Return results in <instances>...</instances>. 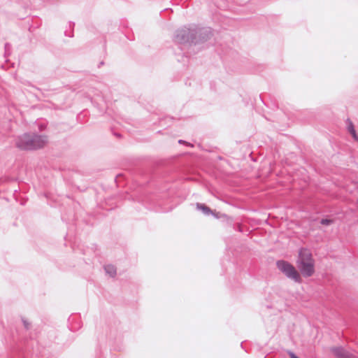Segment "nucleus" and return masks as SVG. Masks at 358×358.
<instances>
[{
	"mask_svg": "<svg viewBox=\"0 0 358 358\" xmlns=\"http://www.w3.org/2000/svg\"><path fill=\"white\" fill-rule=\"evenodd\" d=\"M9 45H10V44H9L8 43H6L5 44V48L6 49V46H9Z\"/></svg>",
	"mask_w": 358,
	"mask_h": 358,
	"instance_id": "412c9836",
	"label": "nucleus"
},
{
	"mask_svg": "<svg viewBox=\"0 0 358 358\" xmlns=\"http://www.w3.org/2000/svg\"><path fill=\"white\" fill-rule=\"evenodd\" d=\"M238 230H239L240 231H242V230H241V226H238Z\"/></svg>",
	"mask_w": 358,
	"mask_h": 358,
	"instance_id": "4be33fe9",
	"label": "nucleus"
},
{
	"mask_svg": "<svg viewBox=\"0 0 358 358\" xmlns=\"http://www.w3.org/2000/svg\"><path fill=\"white\" fill-rule=\"evenodd\" d=\"M75 26V23L72 22H69L68 28L64 31V35L68 37L73 36V28Z\"/></svg>",
	"mask_w": 358,
	"mask_h": 358,
	"instance_id": "f8f14e48",
	"label": "nucleus"
},
{
	"mask_svg": "<svg viewBox=\"0 0 358 358\" xmlns=\"http://www.w3.org/2000/svg\"><path fill=\"white\" fill-rule=\"evenodd\" d=\"M276 266L288 279L292 280L295 282L301 283L302 282L300 273L289 262L284 259L278 260L276 262Z\"/></svg>",
	"mask_w": 358,
	"mask_h": 358,
	"instance_id": "7ed1b4c3",
	"label": "nucleus"
},
{
	"mask_svg": "<svg viewBox=\"0 0 358 358\" xmlns=\"http://www.w3.org/2000/svg\"><path fill=\"white\" fill-rule=\"evenodd\" d=\"M180 48L181 51L182 52V56L187 57V55H186V53L185 52H183V50H182V47H180Z\"/></svg>",
	"mask_w": 358,
	"mask_h": 358,
	"instance_id": "f3484780",
	"label": "nucleus"
},
{
	"mask_svg": "<svg viewBox=\"0 0 358 358\" xmlns=\"http://www.w3.org/2000/svg\"><path fill=\"white\" fill-rule=\"evenodd\" d=\"M104 62H101L99 65H98V67L100 68L102 65H103Z\"/></svg>",
	"mask_w": 358,
	"mask_h": 358,
	"instance_id": "6ab92c4d",
	"label": "nucleus"
},
{
	"mask_svg": "<svg viewBox=\"0 0 358 358\" xmlns=\"http://www.w3.org/2000/svg\"><path fill=\"white\" fill-rule=\"evenodd\" d=\"M288 355L290 358H299L294 352L292 351H289Z\"/></svg>",
	"mask_w": 358,
	"mask_h": 358,
	"instance_id": "2eb2a0df",
	"label": "nucleus"
},
{
	"mask_svg": "<svg viewBox=\"0 0 358 358\" xmlns=\"http://www.w3.org/2000/svg\"><path fill=\"white\" fill-rule=\"evenodd\" d=\"M315 261L310 250L306 248H301L299 250L298 259L296 264H302L303 262H309Z\"/></svg>",
	"mask_w": 358,
	"mask_h": 358,
	"instance_id": "423d86ee",
	"label": "nucleus"
},
{
	"mask_svg": "<svg viewBox=\"0 0 358 358\" xmlns=\"http://www.w3.org/2000/svg\"><path fill=\"white\" fill-rule=\"evenodd\" d=\"M331 352L336 358H357L341 346L331 348Z\"/></svg>",
	"mask_w": 358,
	"mask_h": 358,
	"instance_id": "0eeeda50",
	"label": "nucleus"
},
{
	"mask_svg": "<svg viewBox=\"0 0 358 358\" xmlns=\"http://www.w3.org/2000/svg\"><path fill=\"white\" fill-rule=\"evenodd\" d=\"M357 203H358V200H357Z\"/></svg>",
	"mask_w": 358,
	"mask_h": 358,
	"instance_id": "5701e85b",
	"label": "nucleus"
},
{
	"mask_svg": "<svg viewBox=\"0 0 358 358\" xmlns=\"http://www.w3.org/2000/svg\"><path fill=\"white\" fill-rule=\"evenodd\" d=\"M346 124H347L348 131L352 135L353 139L355 141H358V135H357V134L356 132V130L355 129V126L353 124V122L349 118H348L347 120H346Z\"/></svg>",
	"mask_w": 358,
	"mask_h": 358,
	"instance_id": "1a4fd4ad",
	"label": "nucleus"
},
{
	"mask_svg": "<svg viewBox=\"0 0 358 358\" xmlns=\"http://www.w3.org/2000/svg\"><path fill=\"white\" fill-rule=\"evenodd\" d=\"M75 319H76V317H73L72 318L70 317L69 319V329L71 331H76L81 327L80 321L79 320V319H78V322L75 325L71 324L72 321L74 320Z\"/></svg>",
	"mask_w": 358,
	"mask_h": 358,
	"instance_id": "9b49d317",
	"label": "nucleus"
},
{
	"mask_svg": "<svg viewBox=\"0 0 358 358\" xmlns=\"http://www.w3.org/2000/svg\"><path fill=\"white\" fill-rule=\"evenodd\" d=\"M122 176V174H118L117 176H116L115 180H117V178L121 177Z\"/></svg>",
	"mask_w": 358,
	"mask_h": 358,
	"instance_id": "aec40b11",
	"label": "nucleus"
},
{
	"mask_svg": "<svg viewBox=\"0 0 358 358\" xmlns=\"http://www.w3.org/2000/svg\"><path fill=\"white\" fill-rule=\"evenodd\" d=\"M300 272L305 278L312 276L315 273V261L297 264Z\"/></svg>",
	"mask_w": 358,
	"mask_h": 358,
	"instance_id": "39448f33",
	"label": "nucleus"
},
{
	"mask_svg": "<svg viewBox=\"0 0 358 358\" xmlns=\"http://www.w3.org/2000/svg\"><path fill=\"white\" fill-rule=\"evenodd\" d=\"M196 35V24H189L178 29L173 36V41L179 45L188 46L194 45Z\"/></svg>",
	"mask_w": 358,
	"mask_h": 358,
	"instance_id": "f03ea898",
	"label": "nucleus"
},
{
	"mask_svg": "<svg viewBox=\"0 0 358 358\" xmlns=\"http://www.w3.org/2000/svg\"><path fill=\"white\" fill-rule=\"evenodd\" d=\"M22 322L24 324V328L28 330L30 328V323L24 317L22 318Z\"/></svg>",
	"mask_w": 358,
	"mask_h": 358,
	"instance_id": "4468645a",
	"label": "nucleus"
},
{
	"mask_svg": "<svg viewBox=\"0 0 358 358\" xmlns=\"http://www.w3.org/2000/svg\"><path fill=\"white\" fill-rule=\"evenodd\" d=\"M114 135L118 138H120L122 136V135L120 133H114Z\"/></svg>",
	"mask_w": 358,
	"mask_h": 358,
	"instance_id": "a211bd4d",
	"label": "nucleus"
},
{
	"mask_svg": "<svg viewBox=\"0 0 358 358\" xmlns=\"http://www.w3.org/2000/svg\"><path fill=\"white\" fill-rule=\"evenodd\" d=\"M334 222V220H331V219H328V218H322L321 219V220L320 221V223L322 225H330L332 223Z\"/></svg>",
	"mask_w": 358,
	"mask_h": 358,
	"instance_id": "ddd939ff",
	"label": "nucleus"
},
{
	"mask_svg": "<svg viewBox=\"0 0 358 358\" xmlns=\"http://www.w3.org/2000/svg\"><path fill=\"white\" fill-rule=\"evenodd\" d=\"M105 272L111 278H115L117 274L116 267L113 264H106L103 267Z\"/></svg>",
	"mask_w": 358,
	"mask_h": 358,
	"instance_id": "9d476101",
	"label": "nucleus"
},
{
	"mask_svg": "<svg viewBox=\"0 0 358 358\" xmlns=\"http://www.w3.org/2000/svg\"><path fill=\"white\" fill-rule=\"evenodd\" d=\"M213 31L210 27H200L196 25L194 45L204 43L213 37Z\"/></svg>",
	"mask_w": 358,
	"mask_h": 358,
	"instance_id": "20e7f679",
	"label": "nucleus"
},
{
	"mask_svg": "<svg viewBox=\"0 0 358 358\" xmlns=\"http://www.w3.org/2000/svg\"><path fill=\"white\" fill-rule=\"evenodd\" d=\"M48 143V136L36 133H24L15 140V147L20 150H36L43 148Z\"/></svg>",
	"mask_w": 358,
	"mask_h": 358,
	"instance_id": "f257e3e1",
	"label": "nucleus"
},
{
	"mask_svg": "<svg viewBox=\"0 0 358 358\" xmlns=\"http://www.w3.org/2000/svg\"><path fill=\"white\" fill-rule=\"evenodd\" d=\"M178 143L180 144H187L188 146H192V145L190 143H187L184 140L180 139L178 141Z\"/></svg>",
	"mask_w": 358,
	"mask_h": 358,
	"instance_id": "dca6fc26",
	"label": "nucleus"
},
{
	"mask_svg": "<svg viewBox=\"0 0 358 358\" xmlns=\"http://www.w3.org/2000/svg\"><path fill=\"white\" fill-rule=\"evenodd\" d=\"M196 208L198 210H200L206 216L208 215H215L213 211L206 204L201 203H196Z\"/></svg>",
	"mask_w": 358,
	"mask_h": 358,
	"instance_id": "6e6552de",
	"label": "nucleus"
}]
</instances>
